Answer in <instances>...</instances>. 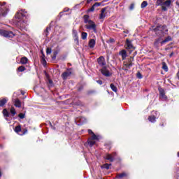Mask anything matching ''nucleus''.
Segmentation results:
<instances>
[{"mask_svg": "<svg viewBox=\"0 0 179 179\" xmlns=\"http://www.w3.org/2000/svg\"><path fill=\"white\" fill-rule=\"evenodd\" d=\"M81 38H82L83 40H86V38H87V33L82 32Z\"/></svg>", "mask_w": 179, "mask_h": 179, "instance_id": "obj_28", "label": "nucleus"}, {"mask_svg": "<svg viewBox=\"0 0 179 179\" xmlns=\"http://www.w3.org/2000/svg\"><path fill=\"white\" fill-rule=\"evenodd\" d=\"M15 107H18V108H20V107H22V103L20 102V100H19L18 99H15Z\"/></svg>", "mask_w": 179, "mask_h": 179, "instance_id": "obj_24", "label": "nucleus"}, {"mask_svg": "<svg viewBox=\"0 0 179 179\" xmlns=\"http://www.w3.org/2000/svg\"><path fill=\"white\" fill-rule=\"evenodd\" d=\"M173 55H174V52H171L170 55H169V57H171Z\"/></svg>", "mask_w": 179, "mask_h": 179, "instance_id": "obj_49", "label": "nucleus"}, {"mask_svg": "<svg viewBox=\"0 0 179 179\" xmlns=\"http://www.w3.org/2000/svg\"><path fill=\"white\" fill-rule=\"evenodd\" d=\"M134 62V57H131L128 60V64H133Z\"/></svg>", "mask_w": 179, "mask_h": 179, "instance_id": "obj_40", "label": "nucleus"}, {"mask_svg": "<svg viewBox=\"0 0 179 179\" xmlns=\"http://www.w3.org/2000/svg\"><path fill=\"white\" fill-rule=\"evenodd\" d=\"M5 5H6V2L0 5V17H1V16H6L8 15V12H9V9Z\"/></svg>", "mask_w": 179, "mask_h": 179, "instance_id": "obj_5", "label": "nucleus"}, {"mask_svg": "<svg viewBox=\"0 0 179 179\" xmlns=\"http://www.w3.org/2000/svg\"><path fill=\"white\" fill-rule=\"evenodd\" d=\"M88 134H90V135H93V134H94L93 132V131H92V129H88Z\"/></svg>", "mask_w": 179, "mask_h": 179, "instance_id": "obj_45", "label": "nucleus"}, {"mask_svg": "<svg viewBox=\"0 0 179 179\" xmlns=\"http://www.w3.org/2000/svg\"><path fill=\"white\" fill-rule=\"evenodd\" d=\"M132 65H134V64H131V63L124 64V66H126V68H128L129 69H131V68L132 67Z\"/></svg>", "mask_w": 179, "mask_h": 179, "instance_id": "obj_33", "label": "nucleus"}, {"mask_svg": "<svg viewBox=\"0 0 179 179\" xmlns=\"http://www.w3.org/2000/svg\"><path fill=\"white\" fill-rule=\"evenodd\" d=\"M10 111V113L13 115H16V110L15 109V108H11Z\"/></svg>", "mask_w": 179, "mask_h": 179, "instance_id": "obj_35", "label": "nucleus"}, {"mask_svg": "<svg viewBox=\"0 0 179 179\" xmlns=\"http://www.w3.org/2000/svg\"><path fill=\"white\" fill-rule=\"evenodd\" d=\"M154 113L156 114V116L151 115L148 117V121H150V122H156V117H157V111H154Z\"/></svg>", "mask_w": 179, "mask_h": 179, "instance_id": "obj_14", "label": "nucleus"}, {"mask_svg": "<svg viewBox=\"0 0 179 179\" xmlns=\"http://www.w3.org/2000/svg\"><path fill=\"white\" fill-rule=\"evenodd\" d=\"M171 5V0H157V6H162V10L166 12L167 10V8Z\"/></svg>", "mask_w": 179, "mask_h": 179, "instance_id": "obj_3", "label": "nucleus"}, {"mask_svg": "<svg viewBox=\"0 0 179 179\" xmlns=\"http://www.w3.org/2000/svg\"><path fill=\"white\" fill-rule=\"evenodd\" d=\"M162 69H164L165 72H169V67H167V64H166V62L162 63Z\"/></svg>", "mask_w": 179, "mask_h": 179, "instance_id": "obj_25", "label": "nucleus"}, {"mask_svg": "<svg viewBox=\"0 0 179 179\" xmlns=\"http://www.w3.org/2000/svg\"><path fill=\"white\" fill-rule=\"evenodd\" d=\"M114 156H117V155L115 153V155H108L107 157H114Z\"/></svg>", "mask_w": 179, "mask_h": 179, "instance_id": "obj_46", "label": "nucleus"}, {"mask_svg": "<svg viewBox=\"0 0 179 179\" xmlns=\"http://www.w3.org/2000/svg\"><path fill=\"white\" fill-rule=\"evenodd\" d=\"M15 131L20 135V132L22 131V127L20 126H17L15 129Z\"/></svg>", "mask_w": 179, "mask_h": 179, "instance_id": "obj_26", "label": "nucleus"}, {"mask_svg": "<svg viewBox=\"0 0 179 179\" xmlns=\"http://www.w3.org/2000/svg\"><path fill=\"white\" fill-rule=\"evenodd\" d=\"M42 63L43 64V65H45L47 64V61H45V59H44V57H42Z\"/></svg>", "mask_w": 179, "mask_h": 179, "instance_id": "obj_41", "label": "nucleus"}, {"mask_svg": "<svg viewBox=\"0 0 179 179\" xmlns=\"http://www.w3.org/2000/svg\"><path fill=\"white\" fill-rule=\"evenodd\" d=\"M76 122H79V123H77L78 125H82L83 124H85V122H86V118L83 117L77 118L76 120Z\"/></svg>", "mask_w": 179, "mask_h": 179, "instance_id": "obj_13", "label": "nucleus"}, {"mask_svg": "<svg viewBox=\"0 0 179 179\" xmlns=\"http://www.w3.org/2000/svg\"><path fill=\"white\" fill-rule=\"evenodd\" d=\"M159 99L161 100H167V96H166V92H164V90L163 88H159Z\"/></svg>", "mask_w": 179, "mask_h": 179, "instance_id": "obj_10", "label": "nucleus"}, {"mask_svg": "<svg viewBox=\"0 0 179 179\" xmlns=\"http://www.w3.org/2000/svg\"><path fill=\"white\" fill-rule=\"evenodd\" d=\"M73 36L76 41H79V37L78 36V31L76 29H73Z\"/></svg>", "mask_w": 179, "mask_h": 179, "instance_id": "obj_16", "label": "nucleus"}, {"mask_svg": "<svg viewBox=\"0 0 179 179\" xmlns=\"http://www.w3.org/2000/svg\"><path fill=\"white\" fill-rule=\"evenodd\" d=\"M93 0H87V3H90L91 1H92Z\"/></svg>", "mask_w": 179, "mask_h": 179, "instance_id": "obj_50", "label": "nucleus"}, {"mask_svg": "<svg viewBox=\"0 0 179 179\" xmlns=\"http://www.w3.org/2000/svg\"><path fill=\"white\" fill-rule=\"evenodd\" d=\"M97 62L99 66H101V68H103L107 66V63L106 62V59L103 56H101L97 59Z\"/></svg>", "mask_w": 179, "mask_h": 179, "instance_id": "obj_8", "label": "nucleus"}, {"mask_svg": "<svg viewBox=\"0 0 179 179\" xmlns=\"http://www.w3.org/2000/svg\"><path fill=\"white\" fill-rule=\"evenodd\" d=\"M110 88L113 90V92H115V93H117L118 90L117 89V87L114 85V84H110Z\"/></svg>", "mask_w": 179, "mask_h": 179, "instance_id": "obj_27", "label": "nucleus"}, {"mask_svg": "<svg viewBox=\"0 0 179 179\" xmlns=\"http://www.w3.org/2000/svg\"><path fill=\"white\" fill-rule=\"evenodd\" d=\"M18 117L21 119V120H23V118H25L26 117V115L24 113H20L18 115Z\"/></svg>", "mask_w": 179, "mask_h": 179, "instance_id": "obj_36", "label": "nucleus"}, {"mask_svg": "<svg viewBox=\"0 0 179 179\" xmlns=\"http://www.w3.org/2000/svg\"><path fill=\"white\" fill-rule=\"evenodd\" d=\"M19 72H23L24 71H26V68L23 66H20L18 67Z\"/></svg>", "mask_w": 179, "mask_h": 179, "instance_id": "obj_34", "label": "nucleus"}, {"mask_svg": "<svg viewBox=\"0 0 179 179\" xmlns=\"http://www.w3.org/2000/svg\"><path fill=\"white\" fill-rule=\"evenodd\" d=\"M49 83H52V81L51 80H49Z\"/></svg>", "mask_w": 179, "mask_h": 179, "instance_id": "obj_52", "label": "nucleus"}, {"mask_svg": "<svg viewBox=\"0 0 179 179\" xmlns=\"http://www.w3.org/2000/svg\"><path fill=\"white\" fill-rule=\"evenodd\" d=\"M95 6L93 5L92 7L90 9V12H94Z\"/></svg>", "mask_w": 179, "mask_h": 179, "instance_id": "obj_42", "label": "nucleus"}, {"mask_svg": "<svg viewBox=\"0 0 179 179\" xmlns=\"http://www.w3.org/2000/svg\"><path fill=\"white\" fill-rule=\"evenodd\" d=\"M108 160H110V161H113V157H108L107 158Z\"/></svg>", "mask_w": 179, "mask_h": 179, "instance_id": "obj_51", "label": "nucleus"}, {"mask_svg": "<svg viewBox=\"0 0 179 179\" xmlns=\"http://www.w3.org/2000/svg\"><path fill=\"white\" fill-rule=\"evenodd\" d=\"M137 77L138 78V79H142V75L141 74V73H137Z\"/></svg>", "mask_w": 179, "mask_h": 179, "instance_id": "obj_43", "label": "nucleus"}, {"mask_svg": "<svg viewBox=\"0 0 179 179\" xmlns=\"http://www.w3.org/2000/svg\"><path fill=\"white\" fill-rule=\"evenodd\" d=\"M124 47L126 50H128L131 52V51H134L135 50V47H134V45H132V41H129V39L126 40V43L124 45Z\"/></svg>", "mask_w": 179, "mask_h": 179, "instance_id": "obj_7", "label": "nucleus"}, {"mask_svg": "<svg viewBox=\"0 0 179 179\" xmlns=\"http://www.w3.org/2000/svg\"><path fill=\"white\" fill-rule=\"evenodd\" d=\"M50 27H47L46 29L44 31V35L47 37V36H48V30H50Z\"/></svg>", "mask_w": 179, "mask_h": 179, "instance_id": "obj_37", "label": "nucleus"}, {"mask_svg": "<svg viewBox=\"0 0 179 179\" xmlns=\"http://www.w3.org/2000/svg\"><path fill=\"white\" fill-rule=\"evenodd\" d=\"M85 27L87 29V30H92L94 33H97L96 24L93 21H90L88 23H87Z\"/></svg>", "mask_w": 179, "mask_h": 179, "instance_id": "obj_6", "label": "nucleus"}, {"mask_svg": "<svg viewBox=\"0 0 179 179\" xmlns=\"http://www.w3.org/2000/svg\"><path fill=\"white\" fill-rule=\"evenodd\" d=\"M96 83H97L99 85H103V81H102L101 80H96Z\"/></svg>", "mask_w": 179, "mask_h": 179, "instance_id": "obj_44", "label": "nucleus"}, {"mask_svg": "<svg viewBox=\"0 0 179 179\" xmlns=\"http://www.w3.org/2000/svg\"><path fill=\"white\" fill-rule=\"evenodd\" d=\"M106 8L101 9V14L99 15V19H104V17H106Z\"/></svg>", "mask_w": 179, "mask_h": 179, "instance_id": "obj_18", "label": "nucleus"}, {"mask_svg": "<svg viewBox=\"0 0 179 179\" xmlns=\"http://www.w3.org/2000/svg\"><path fill=\"white\" fill-rule=\"evenodd\" d=\"M53 58H56V56H55Z\"/></svg>", "mask_w": 179, "mask_h": 179, "instance_id": "obj_54", "label": "nucleus"}, {"mask_svg": "<svg viewBox=\"0 0 179 179\" xmlns=\"http://www.w3.org/2000/svg\"><path fill=\"white\" fill-rule=\"evenodd\" d=\"M101 73L104 76H106V77L111 76V73H110V71H108V69H107V66H104L103 67H102L101 69Z\"/></svg>", "mask_w": 179, "mask_h": 179, "instance_id": "obj_9", "label": "nucleus"}, {"mask_svg": "<svg viewBox=\"0 0 179 179\" xmlns=\"http://www.w3.org/2000/svg\"><path fill=\"white\" fill-rule=\"evenodd\" d=\"M87 142H88L89 146H90V148H92V146H93V145H94L96 143V140L90 138V139H88Z\"/></svg>", "mask_w": 179, "mask_h": 179, "instance_id": "obj_23", "label": "nucleus"}, {"mask_svg": "<svg viewBox=\"0 0 179 179\" xmlns=\"http://www.w3.org/2000/svg\"><path fill=\"white\" fill-rule=\"evenodd\" d=\"M51 52H52L51 48H48L46 49V54L48 55L51 54Z\"/></svg>", "mask_w": 179, "mask_h": 179, "instance_id": "obj_38", "label": "nucleus"}, {"mask_svg": "<svg viewBox=\"0 0 179 179\" xmlns=\"http://www.w3.org/2000/svg\"><path fill=\"white\" fill-rule=\"evenodd\" d=\"M90 22H92V20H90V17L87 15H84V23H89Z\"/></svg>", "mask_w": 179, "mask_h": 179, "instance_id": "obj_22", "label": "nucleus"}, {"mask_svg": "<svg viewBox=\"0 0 179 179\" xmlns=\"http://www.w3.org/2000/svg\"><path fill=\"white\" fill-rule=\"evenodd\" d=\"M3 114L4 117H9V112L6 109L3 110Z\"/></svg>", "mask_w": 179, "mask_h": 179, "instance_id": "obj_32", "label": "nucleus"}, {"mask_svg": "<svg viewBox=\"0 0 179 179\" xmlns=\"http://www.w3.org/2000/svg\"><path fill=\"white\" fill-rule=\"evenodd\" d=\"M178 157H179V152H178Z\"/></svg>", "mask_w": 179, "mask_h": 179, "instance_id": "obj_53", "label": "nucleus"}, {"mask_svg": "<svg viewBox=\"0 0 179 179\" xmlns=\"http://www.w3.org/2000/svg\"><path fill=\"white\" fill-rule=\"evenodd\" d=\"M134 4H131V6H130V8H129V9H130V10H132V9H134Z\"/></svg>", "mask_w": 179, "mask_h": 179, "instance_id": "obj_48", "label": "nucleus"}, {"mask_svg": "<svg viewBox=\"0 0 179 179\" xmlns=\"http://www.w3.org/2000/svg\"><path fill=\"white\" fill-rule=\"evenodd\" d=\"M70 75H72V70L68 69L62 74V78L65 80L69 78Z\"/></svg>", "mask_w": 179, "mask_h": 179, "instance_id": "obj_11", "label": "nucleus"}, {"mask_svg": "<svg viewBox=\"0 0 179 179\" xmlns=\"http://www.w3.org/2000/svg\"><path fill=\"white\" fill-rule=\"evenodd\" d=\"M6 103H8V98H3L0 99V107H3Z\"/></svg>", "mask_w": 179, "mask_h": 179, "instance_id": "obj_19", "label": "nucleus"}, {"mask_svg": "<svg viewBox=\"0 0 179 179\" xmlns=\"http://www.w3.org/2000/svg\"><path fill=\"white\" fill-rule=\"evenodd\" d=\"M128 176V173L123 172L122 173H118L117 175V178H124V177H127Z\"/></svg>", "mask_w": 179, "mask_h": 179, "instance_id": "obj_21", "label": "nucleus"}, {"mask_svg": "<svg viewBox=\"0 0 179 179\" xmlns=\"http://www.w3.org/2000/svg\"><path fill=\"white\" fill-rule=\"evenodd\" d=\"M1 36H3V37H6L7 38H13V37L16 36L15 32H13L12 31H6V30L1 31Z\"/></svg>", "mask_w": 179, "mask_h": 179, "instance_id": "obj_4", "label": "nucleus"}, {"mask_svg": "<svg viewBox=\"0 0 179 179\" xmlns=\"http://www.w3.org/2000/svg\"><path fill=\"white\" fill-rule=\"evenodd\" d=\"M90 139H92L94 141H99V136L93 134L92 136L90 138Z\"/></svg>", "mask_w": 179, "mask_h": 179, "instance_id": "obj_29", "label": "nucleus"}, {"mask_svg": "<svg viewBox=\"0 0 179 179\" xmlns=\"http://www.w3.org/2000/svg\"><path fill=\"white\" fill-rule=\"evenodd\" d=\"M95 1H98V0H95Z\"/></svg>", "mask_w": 179, "mask_h": 179, "instance_id": "obj_55", "label": "nucleus"}, {"mask_svg": "<svg viewBox=\"0 0 179 179\" xmlns=\"http://www.w3.org/2000/svg\"><path fill=\"white\" fill-rule=\"evenodd\" d=\"M111 167V164H105L102 166V169H106V170H108Z\"/></svg>", "mask_w": 179, "mask_h": 179, "instance_id": "obj_30", "label": "nucleus"}, {"mask_svg": "<svg viewBox=\"0 0 179 179\" xmlns=\"http://www.w3.org/2000/svg\"><path fill=\"white\" fill-rule=\"evenodd\" d=\"M153 31L158 37H163L166 34H169V29L166 25H158L153 29Z\"/></svg>", "mask_w": 179, "mask_h": 179, "instance_id": "obj_2", "label": "nucleus"}, {"mask_svg": "<svg viewBox=\"0 0 179 179\" xmlns=\"http://www.w3.org/2000/svg\"><path fill=\"white\" fill-rule=\"evenodd\" d=\"M29 62V59H27V57H24L21 58L20 59V64H22V65H26V64Z\"/></svg>", "mask_w": 179, "mask_h": 179, "instance_id": "obj_20", "label": "nucleus"}, {"mask_svg": "<svg viewBox=\"0 0 179 179\" xmlns=\"http://www.w3.org/2000/svg\"><path fill=\"white\" fill-rule=\"evenodd\" d=\"M119 55L122 56V61H124V59H127V57H128V54L127 53V50H125V49H123L121 51H120Z\"/></svg>", "mask_w": 179, "mask_h": 179, "instance_id": "obj_12", "label": "nucleus"}, {"mask_svg": "<svg viewBox=\"0 0 179 179\" xmlns=\"http://www.w3.org/2000/svg\"><path fill=\"white\" fill-rule=\"evenodd\" d=\"M173 38L171 36H168L164 40L161 41V45H164V44H166V43H169V41H172Z\"/></svg>", "mask_w": 179, "mask_h": 179, "instance_id": "obj_15", "label": "nucleus"}, {"mask_svg": "<svg viewBox=\"0 0 179 179\" xmlns=\"http://www.w3.org/2000/svg\"><path fill=\"white\" fill-rule=\"evenodd\" d=\"M27 14V11L24 10H20L16 13L15 15L13 23L20 30H27L26 27L29 26V24L27 23V20H23L24 17H26Z\"/></svg>", "mask_w": 179, "mask_h": 179, "instance_id": "obj_1", "label": "nucleus"}, {"mask_svg": "<svg viewBox=\"0 0 179 179\" xmlns=\"http://www.w3.org/2000/svg\"><path fill=\"white\" fill-rule=\"evenodd\" d=\"M94 6H95V8H96V6H100V3H95L94 4Z\"/></svg>", "mask_w": 179, "mask_h": 179, "instance_id": "obj_47", "label": "nucleus"}, {"mask_svg": "<svg viewBox=\"0 0 179 179\" xmlns=\"http://www.w3.org/2000/svg\"><path fill=\"white\" fill-rule=\"evenodd\" d=\"M146 6H148V1H143L141 5V8L143 9V8H146Z\"/></svg>", "mask_w": 179, "mask_h": 179, "instance_id": "obj_31", "label": "nucleus"}, {"mask_svg": "<svg viewBox=\"0 0 179 179\" xmlns=\"http://www.w3.org/2000/svg\"><path fill=\"white\" fill-rule=\"evenodd\" d=\"M134 62V57H131L128 60V64H133Z\"/></svg>", "mask_w": 179, "mask_h": 179, "instance_id": "obj_39", "label": "nucleus"}, {"mask_svg": "<svg viewBox=\"0 0 179 179\" xmlns=\"http://www.w3.org/2000/svg\"><path fill=\"white\" fill-rule=\"evenodd\" d=\"M90 48H94V45H96V40L90 39L88 43Z\"/></svg>", "mask_w": 179, "mask_h": 179, "instance_id": "obj_17", "label": "nucleus"}]
</instances>
